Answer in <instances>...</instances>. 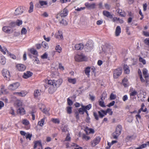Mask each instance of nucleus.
Segmentation results:
<instances>
[{
  "instance_id": "nucleus-1",
  "label": "nucleus",
  "mask_w": 149,
  "mask_h": 149,
  "mask_svg": "<svg viewBox=\"0 0 149 149\" xmlns=\"http://www.w3.org/2000/svg\"><path fill=\"white\" fill-rule=\"evenodd\" d=\"M62 79H60L57 80H50L48 81V84L53 86L56 88L60 87L63 83Z\"/></svg>"
},
{
  "instance_id": "nucleus-2",
  "label": "nucleus",
  "mask_w": 149,
  "mask_h": 149,
  "mask_svg": "<svg viewBox=\"0 0 149 149\" xmlns=\"http://www.w3.org/2000/svg\"><path fill=\"white\" fill-rule=\"evenodd\" d=\"M74 59L76 61L80 62L83 61H86L87 58L83 54H77L74 56Z\"/></svg>"
},
{
  "instance_id": "nucleus-3",
  "label": "nucleus",
  "mask_w": 149,
  "mask_h": 149,
  "mask_svg": "<svg viewBox=\"0 0 149 149\" xmlns=\"http://www.w3.org/2000/svg\"><path fill=\"white\" fill-rule=\"evenodd\" d=\"M122 130V126L120 125H118L117 126L116 131L115 132L112 134V136L114 139H117L118 137L121 133Z\"/></svg>"
},
{
  "instance_id": "nucleus-4",
  "label": "nucleus",
  "mask_w": 149,
  "mask_h": 149,
  "mask_svg": "<svg viewBox=\"0 0 149 149\" xmlns=\"http://www.w3.org/2000/svg\"><path fill=\"white\" fill-rule=\"evenodd\" d=\"M2 74L5 79L8 81L10 80V74L8 70L6 69H3L2 72Z\"/></svg>"
},
{
  "instance_id": "nucleus-5",
  "label": "nucleus",
  "mask_w": 149,
  "mask_h": 149,
  "mask_svg": "<svg viewBox=\"0 0 149 149\" xmlns=\"http://www.w3.org/2000/svg\"><path fill=\"white\" fill-rule=\"evenodd\" d=\"M143 74L145 79L146 85L147 86L149 84V76L148 74V71L146 69L143 68Z\"/></svg>"
},
{
  "instance_id": "nucleus-6",
  "label": "nucleus",
  "mask_w": 149,
  "mask_h": 149,
  "mask_svg": "<svg viewBox=\"0 0 149 149\" xmlns=\"http://www.w3.org/2000/svg\"><path fill=\"white\" fill-rule=\"evenodd\" d=\"M20 86V84L18 82L10 84L8 87V88L11 91H14L17 89Z\"/></svg>"
},
{
  "instance_id": "nucleus-7",
  "label": "nucleus",
  "mask_w": 149,
  "mask_h": 149,
  "mask_svg": "<svg viewBox=\"0 0 149 149\" xmlns=\"http://www.w3.org/2000/svg\"><path fill=\"white\" fill-rule=\"evenodd\" d=\"M122 69L118 68L115 70L113 72V75L114 78L117 79L120 76L122 73Z\"/></svg>"
},
{
  "instance_id": "nucleus-8",
  "label": "nucleus",
  "mask_w": 149,
  "mask_h": 149,
  "mask_svg": "<svg viewBox=\"0 0 149 149\" xmlns=\"http://www.w3.org/2000/svg\"><path fill=\"white\" fill-rule=\"evenodd\" d=\"M101 99L99 101V105L102 107H105L104 104V100L106 97L105 92H103L101 96Z\"/></svg>"
},
{
  "instance_id": "nucleus-9",
  "label": "nucleus",
  "mask_w": 149,
  "mask_h": 149,
  "mask_svg": "<svg viewBox=\"0 0 149 149\" xmlns=\"http://www.w3.org/2000/svg\"><path fill=\"white\" fill-rule=\"evenodd\" d=\"M101 139L99 137H97L91 142V145L92 146L94 147L97 145L100 142Z\"/></svg>"
},
{
  "instance_id": "nucleus-10",
  "label": "nucleus",
  "mask_w": 149,
  "mask_h": 149,
  "mask_svg": "<svg viewBox=\"0 0 149 149\" xmlns=\"http://www.w3.org/2000/svg\"><path fill=\"white\" fill-rule=\"evenodd\" d=\"M24 11V10L23 8L20 7L17 8L15 10L14 14L16 15L22 14Z\"/></svg>"
},
{
  "instance_id": "nucleus-11",
  "label": "nucleus",
  "mask_w": 149,
  "mask_h": 149,
  "mask_svg": "<svg viewBox=\"0 0 149 149\" xmlns=\"http://www.w3.org/2000/svg\"><path fill=\"white\" fill-rule=\"evenodd\" d=\"M16 67L17 70L19 71H24L26 68V67L24 65L19 64L16 66Z\"/></svg>"
},
{
  "instance_id": "nucleus-12",
  "label": "nucleus",
  "mask_w": 149,
  "mask_h": 149,
  "mask_svg": "<svg viewBox=\"0 0 149 149\" xmlns=\"http://www.w3.org/2000/svg\"><path fill=\"white\" fill-rule=\"evenodd\" d=\"M68 11L67 9L65 8L60 13V15L61 18L66 17L68 15Z\"/></svg>"
},
{
  "instance_id": "nucleus-13",
  "label": "nucleus",
  "mask_w": 149,
  "mask_h": 149,
  "mask_svg": "<svg viewBox=\"0 0 149 149\" xmlns=\"http://www.w3.org/2000/svg\"><path fill=\"white\" fill-rule=\"evenodd\" d=\"M10 26H5L3 27L2 30L5 33L10 34L13 32L11 29H10Z\"/></svg>"
},
{
  "instance_id": "nucleus-14",
  "label": "nucleus",
  "mask_w": 149,
  "mask_h": 149,
  "mask_svg": "<svg viewBox=\"0 0 149 149\" xmlns=\"http://www.w3.org/2000/svg\"><path fill=\"white\" fill-rule=\"evenodd\" d=\"M32 73L30 71H28L24 73L22 77L25 79H27L32 76Z\"/></svg>"
},
{
  "instance_id": "nucleus-15",
  "label": "nucleus",
  "mask_w": 149,
  "mask_h": 149,
  "mask_svg": "<svg viewBox=\"0 0 149 149\" xmlns=\"http://www.w3.org/2000/svg\"><path fill=\"white\" fill-rule=\"evenodd\" d=\"M14 94L17 95L21 97H24L27 94V93L24 91H22L20 92H15Z\"/></svg>"
},
{
  "instance_id": "nucleus-16",
  "label": "nucleus",
  "mask_w": 149,
  "mask_h": 149,
  "mask_svg": "<svg viewBox=\"0 0 149 149\" xmlns=\"http://www.w3.org/2000/svg\"><path fill=\"white\" fill-rule=\"evenodd\" d=\"M103 15L108 17L110 18H112L113 17L112 15L108 11L104 10L103 11Z\"/></svg>"
},
{
  "instance_id": "nucleus-17",
  "label": "nucleus",
  "mask_w": 149,
  "mask_h": 149,
  "mask_svg": "<svg viewBox=\"0 0 149 149\" xmlns=\"http://www.w3.org/2000/svg\"><path fill=\"white\" fill-rule=\"evenodd\" d=\"M93 46L92 44L90 43L89 44L88 43L87 44H86V51L87 52L90 51L93 49Z\"/></svg>"
},
{
  "instance_id": "nucleus-18",
  "label": "nucleus",
  "mask_w": 149,
  "mask_h": 149,
  "mask_svg": "<svg viewBox=\"0 0 149 149\" xmlns=\"http://www.w3.org/2000/svg\"><path fill=\"white\" fill-rule=\"evenodd\" d=\"M85 5L89 9H94L95 8V4L93 3L91 4L89 3H85Z\"/></svg>"
},
{
  "instance_id": "nucleus-19",
  "label": "nucleus",
  "mask_w": 149,
  "mask_h": 149,
  "mask_svg": "<svg viewBox=\"0 0 149 149\" xmlns=\"http://www.w3.org/2000/svg\"><path fill=\"white\" fill-rule=\"evenodd\" d=\"M75 49L77 50H81L83 48L84 45L82 43L77 44L75 45Z\"/></svg>"
},
{
  "instance_id": "nucleus-20",
  "label": "nucleus",
  "mask_w": 149,
  "mask_h": 149,
  "mask_svg": "<svg viewBox=\"0 0 149 149\" xmlns=\"http://www.w3.org/2000/svg\"><path fill=\"white\" fill-rule=\"evenodd\" d=\"M41 105L42 107L40 108V109H41V111L44 113L48 114L49 113L48 111H49L48 110H47L45 107V105L43 104H41Z\"/></svg>"
},
{
  "instance_id": "nucleus-21",
  "label": "nucleus",
  "mask_w": 149,
  "mask_h": 149,
  "mask_svg": "<svg viewBox=\"0 0 149 149\" xmlns=\"http://www.w3.org/2000/svg\"><path fill=\"white\" fill-rule=\"evenodd\" d=\"M121 29L120 26H117L116 29L115 35L116 36H118L121 33Z\"/></svg>"
},
{
  "instance_id": "nucleus-22",
  "label": "nucleus",
  "mask_w": 149,
  "mask_h": 149,
  "mask_svg": "<svg viewBox=\"0 0 149 149\" xmlns=\"http://www.w3.org/2000/svg\"><path fill=\"white\" fill-rule=\"evenodd\" d=\"M17 112L21 115H23L25 113V111L22 107L19 108L17 110Z\"/></svg>"
},
{
  "instance_id": "nucleus-23",
  "label": "nucleus",
  "mask_w": 149,
  "mask_h": 149,
  "mask_svg": "<svg viewBox=\"0 0 149 149\" xmlns=\"http://www.w3.org/2000/svg\"><path fill=\"white\" fill-rule=\"evenodd\" d=\"M56 88L54 87L53 86L51 85L49 89V93L52 94L56 90Z\"/></svg>"
},
{
  "instance_id": "nucleus-24",
  "label": "nucleus",
  "mask_w": 149,
  "mask_h": 149,
  "mask_svg": "<svg viewBox=\"0 0 149 149\" xmlns=\"http://www.w3.org/2000/svg\"><path fill=\"white\" fill-rule=\"evenodd\" d=\"M123 70L127 74H128L130 72V70L129 66L126 64H124L123 66Z\"/></svg>"
},
{
  "instance_id": "nucleus-25",
  "label": "nucleus",
  "mask_w": 149,
  "mask_h": 149,
  "mask_svg": "<svg viewBox=\"0 0 149 149\" xmlns=\"http://www.w3.org/2000/svg\"><path fill=\"white\" fill-rule=\"evenodd\" d=\"M34 148L35 149L37 148L38 146H41V142L40 141H34Z\"/></svg>"
},
{
  "instance_id": "nucleus-26",
  "label": "nucleus",
  "mask_w": 149,
  "mask_h": 149,
  "mask_svg": "<svg viewBox=\"0 0 149 149\" xmlns=\"http://www.w3.org/2000/svg\"><path fill=\"white\" fill-rule=\"evenodd\" d=\"M100 118H102L105 115H106V111L104 110H102L101 111L98 112Z\"/></svg>"
},
{
  "instance_id": "nucleus-27",
  "label": "nucleus",
  "mask_w": 149,
  "mask_h": 149,
  "mask_svg": "<svg viewBox=\"0 0 149 149\" xmlns=\"http://www.w3.org/2000/svg\"><path fill=\"white\" fill-rule=\"evenodd\" d=\"M68 81L70 83L75 84L76 82V79L75 78L72 79L70 77H68Z\"/></svg>"
},
{
  "instance_id": "nucleus-28",
  "label": "nucleus",
  "mask_w": 149,
  "mask_h": 149,
  "mask_svg": "<svg viewBox=\"0 0 149 149\" xmlns=\"http://www.w3.org/2000/svg\"><path fill=\"white\" fill-rule=\"evenodd\" d=\"M30 7L29 9L28 10V12L29 13H31L33 11V5L32 2H31L29 4Z\"/></svg>"
},
{
  "instance_id": "nucleus-29",
  "label": "nucleus",
  "mask_w": 149,
  "mask_h": 149,
  "mask_svg": "<svg viewBox=\"0 0 149 149\" xmlns=\"http://www.w3.org/2000/svg\"><path fill=\"white\" fill-rule=\"evenodd\" d=\"M46 118L44 117L40 121H39L38 123V125H40L41 127L44 124L45 120Z\"/></svg>"
},
{
  "instance_id": "nucleus-30",
  "label": "nucleus",
  "mask_w": 149,
  "mask_h": 149,
  "mask_svg": "<svg viewBox=\"0 0 149 149\" xmlns=\"http://www.w3.org/2000/svg\"><path fill=\"white\" fill-rule=\"evenodd\" d=\"M0 51H1L4 54H6V52L7 51V49L4 47H2L1 45H0Z\"/></svg>"
},
{
  "instance_id": "nucleus-31",
  "label": "nucleus",
  "mask_w": 149,
  "mask_h": 149,
  "mask_svg": "<svg viewBox=\"0 0 149 149\" xmlns=\"http://www.w3.org/2000/svg\"><path fill=\"white\" fill-rule=\"evenodd\" d=\"M40 91H39L38 90H36L34 92V95L35 97H37L39 95H40Z\"/></svg>"
},
{
  "instance_id": "nucleus-32",
  "label": "nucleus",
  "mask_w": 149,
  "mask_h": 149,
  "mask_svg": "<svg viewBox=\"0 0 149 149\" xmlns=\"http://www.w3.org/2000/svg\"><path fill=\"white\" fill-rule=\"evenodd\" d=\"M90 67H88L86 68L85 70V74L88 76H89L90 75Z\"/></svg>"
},
{
  "instance_id": "nucleus-33",
  "label": "nucleus",
  "mask_w": 149,
  "mask_h": 149,
  "mask_svg": "<svg viewBox=\"0 0 149 149\" xmlns=\"http://www.w3.org/2000/svg\"><path fill=\"white\" fill-rule=\"evenodd\" d=\"M81 107L84 108V110H89L90 108H91V104H89L88 105H87L86 106H85L83 105V104H81Z\"/></svg>"
},
{
  "instance_id": "nucleus-34",
  "label": "nucleus",
  "mask_w": 149,
  "mask_h": 149,
  "mask_svg": "<svg viewBox=\"0 0 149 149\" xmlns=\"http://www.w3.org/2000/svg\"><path fill=\"white\" fill-rule=\"evenodd\" d=\"M6 52L10 56V58L14 59H16V57L14 54L10 53L8 50Z\"/></svg>"
},
{
  "instance_id": "nucleus-35",
  "label": "nucleus",
  "mask_w": 149,
  "mask_h": 149,
  "mask_svg": "<svg viewBox=\"0 0 149 149\" xmlns=\"http://www.w3.org/2000/svg\"><path fill=\"white\" fill-rule=\"evenodd\" d=\"M1 91H0V92H1L0 94L1 95H2V94L4 93L3 91H6V90H5V86L3 85H1Z\"/></svg>"
},
{
  "instance_id": "nucleus-36",
  "label": "nucleus",
  "mask_w": 149,
  "mask_h": 149,
  "mask_svg": "<svg viewBox=\"0 0 149 149\" xmlns=\"http://www.w3.org/2000/svg\"><path fill=\"white\" fill-rule=\"evenodd\" d=\"M56 51L59 53H60L61 52V48L59 45H57L55 48Z\"/></svg>"
},
{
  "instance_id": "nucleus-37",
  "label": "nucleus",
  "mask_w": 149,
  "mask_h": 149,
  "mask_svg": "<svg viewBox=\"0 0 149 149\" xmlns=\"http://www.w3.org/2000/svg\"><path fill=\"white\" fill-rule=\"evenodd\" d=\"M22 21L19 19H17L15 22L16 25L19 26L21 25L22 23Z\"/></svg>"
},
{
  "instance_id": "nucleus-38",
  "label": "nucleus",
  "mask_w": 149,
  "mask_h": 149,
  "mask_svg": "<svg viewBox=\"0 0 149 149\" xmlns=\"http://www.w3.org/2000/svg\"><path fill=\"white\" fill-rule=\"evenodd\" d=\"M39 3L42 6L44 5H47V2L46 1L40 0L39 1Z\"/></svg>"
},
{
  "instance_id": "nucleus-39",
  "label": "nucleus",
  "mask_w": 149,
  "mask_h": 149,
  "mask_svg": "<svg viewBox=\"0 0 149 149\" xmlns=\"http://www.w3.org/2000/svg\"><path fill=\"white\" fill-rule=\"evenodd\" d=\"M22 123L24 125H27L29 124V123L27 120L24 119L22 121Z\"/></svg>"
},
{
  "instance_id": "nucleus-40",
  "label": "nucleus",
  "mask_w": 149,
  "mask_h": 149,
  "mask_svg": "<svg viewBox=\"0 0 149 149\" xmlns=\"http://www.w3.org/2000/svg\"><path fill=\"white\" fill-rule=\"evenodd\" d=\"M67 112L68 114H70L72 113V108L71 107H67Z\"/></svg>"
},
{
  "instance_id": "nucleus-41",
  "label": "nucleus",
  "mask_w": 149,
  "mask_h": 149,
  "mask_svg": "<svg viewBox=\"0 0 149 149\" xmlns=\"http://www.w3.org/2000/svg\"><path fill=\"white\" fill-rule=\"evenodd\" d=\"M0 61L2 65H4L6 63L5 58L4 57H2L0 60Z\"/></svg>"
},
{
  "instance_id": "nucleus-42",
  "label": "nucleus",
  "mask_w": 149,
  "mask_h": 149,
  "mask_svg": "<svg viewBox=\"0 0 149 149\" xmlns=\"http://www.w3.org/2000/svg\"><path fill=\"white\" fill-rule=\"evenodd\" d=\"M139 61L140 62H141L144 65L146 64L145 60L141 57H139Z\"/></svg>"
},
{
  "instance_id": "nucleus-43",
  "label": "nucleus",
  "mask_w": 149,
  "mask_h": 149,
  "mask_svg": "<svg viewBox=\"0 0 149 149\" xmlns=\"http://www.w3.org/2000/svg\"><path fill=\"white\" fill-rule=\"evenodd\" d=\"M60 24L63 25H66L68 23L64 19H62L61 21L60 22Z\"/></svg>"
},
{
  "instance_id": "nucleus-44",
  "label": "nucleus",
  "mask_w": 149,
  "mask_h": 149,
  "mask_svg": "<svg viewBox=\"0 0 149 149\" xmlns=\"http://www.w3.org/2000/svg\"><path fill=\"white\" fill-rule=\"evenodd\" d=\"M51 120L52 122L55 123L59 124L60 123L59 120L57 118H52Z\"/></svg>"
},
{
  "instance_id": "nucleus-45",
  "label": "nucleus",
  "mask_w": 149,
  "mask_h": 149,
  "mask_svg": "<svg viewBox=\"0 0 149 149\" xmlns=\"http://www.w3.org/2000/svg\"><path fill=\"white\" fill-rule=\"evenodd\" d=\"M30 52L32 54L34 55H36L38 54V52L37 51L34 49H31Z\"/></svg>"
},
{
  "instance_id": "nucleus-46",
  "label": "nucleus",
  "mask_w": 149,
  "mask_h": 149,
  "mask_svg": "<svg viewBox=\"0 0 149 149\" xmlns=\"http://www.w3.org/2000/svg\"><path fill=\"white\" fill-rule=\"evenodd\" d=\"M42 46L44 48H48V47L47 43L45 41H43L42 42Z\"/></svg>"
},
{
  "instance_id": "nucleus-47",
  "label": "nucleus",
  "mask_w": 149,
  "mask_h": 149,
  "mask_svg": "<svg viewBox=\"0 0 149 149\" xmlns=\"http://www.w3.org/2000/svg\"><path fill=\"white\" fill-rule=\"evenodd\" d=\"M10 28L16 26L15 22H12L10 23L9 24Z\"/></svg>"
},
{
  "instance_id": "nucleus-48",
  "label": "nucleus",
  "mask_w": 149,
  "mask_h": 149,
  "mask_svg": "<svg viewBox=\"0 0 149 149\" xmlns=\"http://www.w3.org/2000/svg\"><path fill=\"white\" fill-rule=\"evenodd\" d=\"M130 96H135L137 95V92L135 90L133 91L130 93Z\"/></svg>"
},
{
  "instance_id": "nucleus-49",
  "label": "nucleus",
  "mask_w": 149,
  "mask_h": 149,
  "mask_svg": "<svg viewBox=\"0 0 149 149\" xmlns=\"http://www.w3.org/2000/svg\"><path fill=\"white\" fill-rule=\"evenodd\" d=\"M84 108L81 107V108H80L79 109L78 111L79 113L83 114L84 113Z\"/></svg>"
},
{
  "instance_id": "nucleus-50",
  "label": "nucleus",
  "mask_w": 149,
  "mask_h": 149,
  "mask_svg": "<svg viewBox=\"0 0 149 149\" xmlns=\"http://www.w3.org/2000/svg\"><path fill=\"white\" fill-rule=\"evenodd\" d=\"M9 113L10 114L13 116H15V114L14 110L13 109V108L12 107H11L10 108V111Z\"/></svg>"
},
{
  "instance_id": "nucleus-51",
  "label": "nucleus",
  "mask_w": 149,
  "mask_h": 149,
  "mask_svg": "<svg viewBox=\"0 0 149 149\" xmlns=\"http://www.w3.org/2000/svg\"><path fill=\"white\" fill-rule=\"evenodd\" d=\"M82 138L87 141L90 139L91 138L88 136H86L85 134H83L82 136Z\"/></svg>"
},
{
  "instance_id": "nucleus-52",
  "label": "nucleus",
  "mask_w": 149,
  "mask_h": 149,
  "mask_svg": "<svg viewBox=\"0 0 149 149\" xmlns=\"http://www.w3.org/2000/svg\"><path fill=\"white\" fill-rule=\"evenodd\" d=\"M27 31L26 29L24 28H23L21 30V34H25L26 33Z\"/></svg>"
},
{
  "instance_id": "nucleus-53",
  "label": "nucleus",
  "mask_w": 149,
  "mask_h": 149,
  "mask_svg": "<svg viewBox=\"0 0 149 149\" xmlns=\"http://www.w3.org/2000/svg\"><path fill=\"white\" fill-rule=\"evenodd\" d=\"M106 112V114L108 113H109L110 115H112L113 113V112L112 111L111 109H108Z\"/></svg>"
},
{
  "instance_id": "nucleus-54",
  "label": "nucleus",
  "mask_w": 149,
  "mask_h": 149,
  "mask_svg": "<svg viewBox=\"0 0 149 149\" xmlns=\"http://www.w3.org/2000/svg\"><path fill=\"white\" fill-rule=\"evenodd\" d=\"M55 37L56 38L62 39L63 38V36L62 34H56Z\"/></svg>"
},
{
  "instance_id": "nucleus-55",
  "label": "nucleus",
  "mask_w": 149,
  "mask_h": 149,
  "mask_svg": "<svg viewBox=\"0 0 149 149\" xmlns=\"http://www.w3.org/2000/svg\"><path fill=\"white\" fill-rule=\"evenodd\" d=\"M70 134L69 133L67 135V136L65 138V141H69L70 140L71 138L70 136Z\"/></svg>"
},
{
  "instance_id": "nucleus-56",
  "label": "nucleus",
  "mask_w": 149,
  "mask_h": 149,
  "mask_svg": "<svg viewBox=\"0 0 149 149\" xmlns=\"http://www.w3.org/2000/svg\"><path fill=\"white\" fill-rule=\"evenodd\" d=\"M67 102H68V104L69 106H71L73 104L72 102L69 98H68Z\"/></svg>"
},
{
  "instance_id": "nucleus-57",
  "label": "nucleus",
  "mask_w": 149,
  "mask_h": 149,
  "mask_svg": "<svg viewBox=\"0 0 149 149\" xmlns=\"http://www.w3.org/2000/svg\"><path fill=\"white\" fill-rule=\"evenodd\" d=\"M93 116H94L95 119L97 120H99V118H98V116L97 114L95 112H94L93 113Z\"/></svg>"
},
{
  "instance_id": "nucleus-58",
  "label": "nucleus",
  "mask_w": 149,
  "mask_h": 149,
  "mask_svg": "<svg viewBox=\"0 0 149 149\" xmlns=\"http://www.w3.org/2000/svg\"><path fill=\"white\" fill-rule=\"evenodd\" d=\"M20 33L19 32H14L13 35L14 37H17L20 35Z\"/></svg>"
},
{
  "instance_id": "nucleus-59",
  "label": "nucleus",
  "mask_w": 149,
  "mask_h": 149,
  "mask_svg": "<svg viewBox=\"0 0 149 149\" xmlns=\"http://www.w3.org/2000/svg\"><path fill=\"white\" fill-rule=\"evenodd\" d=\"M48 55L46 53H45L41 56V58L42 59H46L47 58Z\"/></svg>"
},
{
  "instance_id": "nucleus-60",
  "label": "nucleus",
  "mask_w": 149,
  "mask_h": 149,
  "mask_svg": "<svg viewBox=\"0 0 149 149\" xmlns=\"http://www.w3.org/2000/svg\"><path fill=\"white\" fill-rule=\"evenodd\" d=\"M144 42L146 45H149V38H146L144 40Z\"/></svg>"
},
{
  "instance_id": "nucleus-61",
  "label": "nucleus",
  "mask_w": 149,
  "mask_h": 149,
  "mask_svg": "<svg viewBox=\"0 0 149 149\" xmlns=\"http://www.w3.org/2000/svg\"><path fill=\"white\" fill-rule=\"evenodd\" d=\"M143 35L146 36H149V32L147 31H143Z\"/></svg>"
},
{
  "instance_id": "nucleus-62",
  "label": "nucleus",
  "mask_w": 149,
  "mask_h": 149,
  "mask_svg": "<svg viewBox=\"0 0 149 149\" xmlns=\"http://www.w3.org/2000/svg\"><path fill=\"white\" fill-rule=\"evenodd\" d=\"M115 103V102L114 101H113L111 102L109 104L108 106L110 107L111 106H113Z\"/></svg>"
},
{
  "instance_id": "nucleus-63",
  "label": "nucleus",
  "mask_w": 149,
  "mask_h": 149,
  "mask_svg": "<svg viewBox=\"0 0 149 149\" xmlns=\"http://www.w3.org/2000/svg\"><path fill=\"white\" fill-rule=\"evenodd\" d=\"M123 100L124 101H125L128 99L127 96L126 95L124 96L122 98Z\"/></svg>"
},
{
  "instance_id": "nucleus-64",
  "label": "nucleus",
  "mask_w": 149,
  "mask_h": 149,
  "mask_svg": "<svg viewBox=\"0 0 149 149\" xmlns=\"http://www.w3.org/2000/svg\"><path fill=\"white\" fill-rule=\"evenodd\" d=\"M116 97L112 93L111 94L110 98L111 100H114L115 99Z\"/></svg>"
}]
</instances>
